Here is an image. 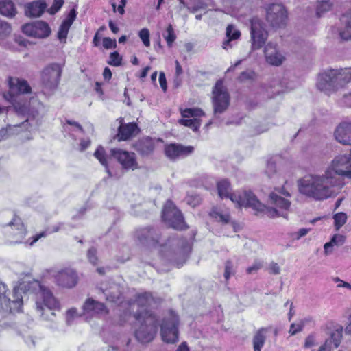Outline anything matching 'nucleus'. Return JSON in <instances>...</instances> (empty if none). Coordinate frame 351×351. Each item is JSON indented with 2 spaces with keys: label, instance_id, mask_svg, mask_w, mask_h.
Returning <instances> with one entry per match:
<instances>
[{
  "label": "nucleus",
  "instance_id": "nucleus-46",
  "mask_svg": "<svg viewBox=\"0 0 351 351\" xmlns=\"http://www.w3.org/2000/svg\"><path fill=\"white\" fill-rule=\"evenodd\" d=\"M11 32V25L8 22L0 19V38L8 36Z\"/></svg>",
  "mask_w": 351,
  "mask_h": 351
},
{
  "label": "nucleus",
  "instance_id": "nucleus-42",
  "mask_svg": "<svg viewBox=\"0 0 351 351\" xmlns=\"http://www.w3.org/2000/svg\"><path fill=\"white\" fill-rule=\"evenodd\" d=\"M184 118L198 117L204 115V112L200 108H186L181 112Z\"/></svg>",
  "mask_w": 351,
  "mask_h": 351
},
{
  "label": "nucleus",
  "instance_id": "nucleus-44",
  "mask_svg": "<svg viewBox=\"0 0 351 351\" xmlns=\"http://www.w3.org/2000/svg\"><path fill=\"white\" fill-rule=\"evenodd\" d=\"M333 219L336 230H339L346 222L347 215L344 213H338L334 215Z\"/></svg>",
  "mask_w": 351,
  "mask_h": 351
},
{
  "label": "nucleus",
  "instance_id": "nucleus-24",
  "mask_svg": "<svg viewBox=\"0 0 351 351\" xmlns=\"http://www.w3.org/2000/svg\"><path fill=\"white\" fill-rule=\"evenodd\" d=\"M218 194L221 198H229L232 202L237 204L239 206H243L241 205L237 201H234L233 196H243L245 193H252L251 191H243L238 193H230V182L226 180H223L217 183Z\"/></svg>",
  "mask_w": 351,
  "mask_h": 351
},
{
  "label": "nucleus",
  "instance_id": "nucleus-13",
  "mask_svg": "<svg viewBox=\"0 0 351 351\" xmlns=\"http://www.w3.org/2000/svg\"><path fill=\"white\" fill-rule=\"evenodd\" d=\"M287 18V11L282 4L272 3L266 8V20L274 27L285 25Z\"/></svg>",
  "mask_w": 351,
  "mask_h": 351
},
{
  "label": "nucleus",
  "instance_id": "nucleus-16",
  "mask_svg": "<svg viewBox=\"0 0 351 351\" xmlns=\"http://www.w3.org/2000/svg\"><path fill=\"white\" fill-rule=\"evenodd\" d=\"M160 234L158 230L150 228L137 229L135 232L136 239L143 245H154L159 242Z\"/></svg>",
  "mask_w": 351,
  "mask_h": 351
},
{
  "label": "nucleus",
  "instance_id": "nucleus-7",
  "mask_svg": "<svg viewBox=\"0 0 351 351\" xmlns=\"http://www.w3.org/2000/svg\"><path fill=\"white\" fill-rule=\"evenodd\" d=\"M326 169L335 178H341V176L351 178V151L337 155Z\"/></svg>",
  "mask_w": 351,
  "mask_h": 351
},
{
  "label": "nucleus",
  "instance_id": "nucleus-26",
  "mask_svg": "<svg viewBox=\"0 0 351 351\" xmlns=\"http://www.w3.org/2000/svg\"><path fill=\"white\" fill-rule=\"evenodd\" d=\"M77 12L72 9L67 17L63 21L58 32V38L60 42L65 43L69 30L76 18Z\"/></svg>",
  "mask_w": 351,
  "mask_h": 351
},
{
  "label": "nucleus",
  "instance_id": "nucleus-34",
  "mask_svg": "<svg viewBox=\"0 0 351 351\" xmlns=\"http://www.w3.org/2000/svg\"><path fill=\"white\" fill-rule=\"evenodd\" d=\"M0 14L8 18L14 17L16 14L14 3L11 0H1Z\"/></svg>",
  "mask_w": 351,
  "mask_h": 351
},
{
  "label": "nucleus",
  "instance_id": "nucleus-63",
  "mask_svg": "<svg viewBox=\"0 0 351 351\" xmlns=\"http://www.w3.org/2000/svg\"><path fill=\"white\" fill-rule=\"evenodd\" d=\"M159 83L162 90L165 92L167 90V84L165 75L163 72H160L159 74Z\"/></svg>",
  "mask_w": 351,
  "mask_h": 351
},
{
  "label": "nucleus",
  "instance_id": "nucleus-60",
  "mask_svg": "<svg viewBox=\"0 0 351 351\" xmlns=\"http://www.w3.org/2000/svg\"><path fill=\"white\" fill-rule=\"evenodd\" d=\"M269 272L272 274L278 275L280 273V267L278 263L272 262L268 267Z\"/></svg>",
  "mask_w": 351,
  "mask_h": 351
},
{
  "label": "nucleus",
  "instance_id": "nucleus-29",
  "mask_svg": "<svg viewBox=\"0 0 351 351\" xmlns=\"http://www.w3.org/2000/svg\"><path fill=\"white\" fill-rule=\"evenodd\" d=\"M121 121L122 119L120 120V122ZM138 132V128L136 123H130L123 124L121 123L118 130L117 138L119 141H127Z\"/></svg>",
  "mask_w": 351,
  "mask_h": 351
},
{
  "label": "nucleus",
  "instance_id": "nucleus-55",
  "mask_svg": "<svg viewBox=\"0 0 351 351\" xmlns=\"http://www.w3.org/2000/svg\"><path fill=\"white\" fill-rule=\"evenodd\" d=\"M34 22H33L31 23L25 24L24 25L22 26L21 29H22V32L25 34H26L29 36L34 37Z\"/></svg>",
  "mask_w": 351,
  "mask_h": 351
},
{
  "label": "nucleus",
  "instance_id": "nucleus-47",
  "mask_svg": "<svg viewBox=\"0 0 351 351\" xmlns=\"http://www.w3.org/2000/svg\"><path fill=\"white\" fill-rule=\"evenodd\" d=\"M109 60L108 64L114 66H119L121 64L122 58L117 51L112 52L110 54Z\"/></svg>",
  "mask_w": 351,
  "mask_h": 351
},
{
  "label": "nucleus",
  "instance_id": "nucleus-31",
  "mask_svg": "<svg viewBox=\"0 0 351 351\" xmlns=\"http://www.w3.org/2000/svg\"><path fill=\"white\" fill-rule=\"evenodd\" d=\"M271 330V326L265 328L263 327L256 332L252 341L254 351H261V348L263 347L265 344L267 338V335Z\"/></svg>",
  "mask_w": 351,
  "mask_h": 351
},
{
  "label": "nucleus",
  "instance_id": "nucleus-6",
  "mask_svg": "<svg viewBox=\"0 0 351 351\" xmlns=\"http://www.w3.org/2000/svg\"><path fill=\"white\" fill-rule=\"evenodd\" d=\"M62 69L57 63L50 64L41 72V84L43 91L53 92L58 86Z\"/></svg>",
  "mask_w": 351,
  "mask_h": 351
},
{
  "label": "nucleus",
  "instance_id": "nucleus-23",
  "mask_svg": "<svg viewBox=\"0 0 351 351\" xmlns=\"http://www.w3.org/2000/svg\"><path fill=\"white\" fill-rule=\"evenodd\" d=\"M8 83L10 90L14 94L18 93H29L31 92V87L28 82L18 77H9Z\"/></svg>",
  "mask_w": 351,
  "mask_h": 351
},
{
  "label": "nucleus",
  "instance_id": "nucleus-45",
  "mask_svg": "<svg viewBox=\"0 0 351 351\" xmlns=\"http://www.w3.org/2000/svg\"><path fill=\"white\" fill-rule=\"evenodd\" d=\"M99 291L101 293H103L106 300L110 302H115L118 299H119L121 293L119 291H110V290H103L102 289H99Z\"/></svg>",
  "mask_w": 351,
  "mask_h": 351
},
{
  "label": "nucleus",
  "instance_id": "nucleus-43",
  "mask_svg": "<svg viewBox=\"0 0 351 351\" xmlns=\"http://www.w3.org/2000/svg\"><path fill=\"white\" fill-rule=\"evenodd\" d=\"M179 123L184 126L191 128L194 131H197L201 125L200 120L197 118L193 119H180Z\"/></svg>",
  "mask_w": 351,
  "mask_h": 351
},
{
  "label": "nucleus",
  "instance_id": "nucleus-38",
  "mask_svg": "<svg viewBox=\"0 0 351 351\" xmlns=\"http://www.w3.org/2000/svg\"><path fill=\"white\" fill-rule=\"evenodd\" d=\"M210 215L216 221L221 222L222 223H228L230 221V217L227 211H222L217 208L212 209Z\"/></svg>",
  "mask_w": 351,
  "mask_h": 351
},
{
  "label": "nucleus",
  "instance_id": "nucleus-19",
  "mask_svg": "<svg viewBox=\"0 0 351 351\" xmlns=\"http://www.w3.org/2000/svg\"><path fill=\"white\" fill-rule=\"evenodd\" d=\"M334 137L340 144L351 146V123L339 124L334 131Z\"/></svg>",
  "mask_w": 351,
  "mask_h": 351
},
{
  "label": "nucleus",
  "instance_id": "nucleus-30",
  "mask_svg": "<svg viewBox=\"0 0 351 351\" xmlns=\"http://www.w3.org/2000/svg\"><path fill=\"white\" fill-rule=\"evenodd\" d=\"M47 8L45 0H37L28 3L25 6V14L32 17H39Z\"/></svg>",
  "mask_w": 351,
  "mask_h": 351
},
{
  "label": "nucleus",
  "instance_id": "nucleus-8",
  "mask_svg": "<svg viewBox=\"0 0 351 351\" xmlns=\"http://www.w3.org/2000/svg\"><path fill=\"white\" fill-rule=\"evenodd\" d=\"M212 93L214 116L217 117L228 109L230 105V95L221 80L216 82Z\"/></svg>",
  "mask_w": 351,
  "mask_h": 351
},
{
  "label": "nucleus",
  "instance_id": "nucleus-39",
  "mask_svg": "<svg viewBox=\"0 0 351 351\" xmlns=\"http://www.w3.org/2000/svg\"><path fill=\"white\" fill-rule=\"evenodd\" d=\"M94 156L99 160L101 164L106 167L108 176L112 177L113 175L107 165L104 149L101 146L98 147L94 153Z\"/></svg>",
  "mask_w": 351,
  "mask_h": 351
},
{
  "label": "nucleus",
  "instance_id": "nucleus-57",
  "mask_svg": "<svg viewBox=\"0 0 351 351\" xmlns=\"http://www.w3.org/2000/svg\"><path fill=\"white\" fill-rule=\"evenodd\" d=\"M87 256L89 261L93 265L97 264V250L94 247H91L88 250L87 253Z\"/></svg>",
  "mask_w": 351,
  "mask_h": 351
},
{
  "label": "nucleus",
  "instance_id": "nucleus-1",
  "mask_svg": "<svg viewBox=\"0 0 351 351\" xmlns=\"http://www.w3.org/2000/svg\"><path fill=\"white\" fill-rule=\"evenodd\" d=\"M343 185L342 178H335L327 169L322 174H308L298 180L299 191L315 200L336 195Z\"/></svg>",
  "mask_w": 351,
  "mask_h": 351
},
{
  "label": "nucleus",
  "instance_id": "nucleus-2",
  "mask_svg": "<svg viewBox=\"0 0 351 351\" xmlns=\"http://www.w3.org/2000/svg\"><path fill=\"white\" fill-rule=\"evenodd\" d=\"M350 81L351 68L329 69L318 75L316 86L319 90L330 95Z\"/></svg>",
  "mask_w": 351,
  "mask_h": 351
},
{
  "label": "nucleus",
  "instance_id": "nucleus-12",
  "mask_svg": "<svg viewBox=\"0 0 351 351\" xmlns=\"http://www.w3.org/2000/svg\"><path fill=\"white\" fill-rule=\"evenodd\" d=\"M40 291L38 293V299L36 300V308L40 312V315L44 314L45 306L49 310H59L60 304L56 298L53 295L51 291L43 285H40Z\"/></svg>",
  "mask_w": 351,
  "mask_h": 351
},
{
  "label": "nucleus",
  "instance_id": "nucleus-9",
  "mask_svg": "<svg viewBox=\"0 0 351 351\" xmlns=\"http://www.w3.org/2000/svg\"><path fill=\"white\" fill-rule=\"evenodd\" d=\"M162 217L163 221L173 229L182 230L186 228L182 214L170 200H168L164 206Z\"/></svg>",
  "mask_w": 351,
  "mask_h": 351
},
{
  "label": "nucleus",
  "instance_id": "nucleus-33",
  "mask_svg": "<svg viewBox=\"0 0 351 351\" xmlns=\"http://www.w3.org/2000/svg\"><path fill=\"white\" fill-rule=\"evenodd\" d=\"M34 37L43 38L49 36L51 29L46 22L42 21H36L34 22Z\"/></svg>",
  "mask_w": 351,
  "mask_h": 351
},
{
  "label": "nucleus",
  "instance_id": "nucleus-35",
  "mask_svg": "<svg viewBox=\"0 0 351 351\" xmlns=\"http://www.w3.org/2000/svg\"><path fill=\"white\" fill-rule=\"evenodd\" d=\"M152 301V295L148 293H144L136 295V300L134 302L130 303V306H134L136 304L139 308H143L142 310H138L136 312H141L147 310V307L150 304Z\"/></svg>",
  "mask_w": 351,
  "mask_h": 351
},
{
  "label": "nucleus",
  "instance_id": "nucleus-32",
  "mask_svg": "<svg viewBox=\"0 0 351 351\" xmlns=\"http://www.w3.org/2000/svg\"><path fill=\"white\" fill-rule=\"evenodd\" d=\"M84 310L87 313L97 314L107 313L106 307L103 303L95 301L92 298H89L86 301L84 304Z\"/></svg>",
  "mask_w": 351,
  "mask_h": 351
},
{
  "label": "nucleus",
  "instance_id": "nucleus-28",
  "mask_svg": "<svg viewBox=\"0 0 351 351\" xmlns=\"http://www.w3.org/2000/svg\"><path fill=\"white\" fill-rule=\"evenodd\" d=\"M226 38L222 43V47L223 49L228 50L233 47L232 42L240 38L241 32L235 25L230 24L226 27Z\"/></svg>",
  "mask_w": 351,
  "mask_h": 351
},
{
  "label": "nucleus",
  "instance_id": "nucleus-4",
  "mask_svg": "<svg viewBox=\"0 0 351 351\" xmlns=\"http://www.w3.org/2000/svg\"><path fill=\"white\" fill-rule=\"evenodd\" d=\"M234 201L245 207H251L258 212H263L271 218L282 217H287V213L280 211L275 208L267 207L263 204L253 193H245L243 196H233Z\"/></svg>",
  "mask_w": 351,
  "mask_h": 351
},
{
  "label": "nucleus",
  "instance_id": "nucleus-14",
  "mask_svg": "<svg viewBox=\"0 0 351 351\" xmlns=\"http://www.w3.org/2000/svg\"><path fill=\"white\" fill-rule=\"evenodd\" d=\"M250 33L252 48L254 49L261 48L267 38V32L259 19L253 18L251 20Z\"/></svg>",
  "mask_w": 351,
  "mask_h": 351
},
{
  "label": "nucleus",
  "instance_id": "nucleus-27",
  "mask_svg": "<svg viewBox=\"0 0 351 351\" xmlns=\"http://www.w3.org/2000/svg\"><path fill=\"white\" fill-rule=\"evenodd\" d=\"M351 17V8L344 12L341 18V24L343 26L339 29V36L345 41L351 40V22L349 20Z\"/></svg>",
  "mask_w": 351,
  "mask_h": 351
},
{
  "label": "nucleus",
  "instance_id": "nucleus-15",
  "mask_svg": "<svg viewBox=\"0 0 351 351\" xmlns=\"http://www.w3.org/2000/svg\"><path fill=\"white\" fill-rule=\"evenodd\" d=\"M56 282L64 288H73L78 280L77 272L72 268H65L59 271L55 276Z\"/></svg>",
  "mask_w": 351,
  "mask_h": 351
},
{
  "label": "nucleus",
  "instance_id": "nucleus-58",
  "mask_svg": "<svg viewBox=\"0 0 351 351\" xmlns=\"http://www.w3.org/2000/svg\"><path fill=\"white\" fill-rule=\"evenodd\" d=\"M188 204L195 207L199 204L201 199L199 196H188L186 199Z\"/></svg>",
  "mask_w": 351,
  "mask_h": 351
},
{
  "label": "nucleus",
  "instance_id": "nucleus-50",
  "mask_svg": "<svg viewBox=\"0 0 351 351\" xmlns=\"http://www.w3.org/2000/svg\"><path fill=\"white\" fill-rule=\"evenodd\" d=\"M139 37L142 40L143 44L146 47H149L150 45L149 42V32L148 29L143 28L139 32Z\"/></svg>",
  "mask_w": 351,
  "mask_h": 351
},
{
  "label": "nucleus",
  "instance_id": "nucleus-3",
  "mask_svg": "<svg viewBox=\"0 0 351 351\" xmlns=\"http://www.w3.org/2000/svg\"><path fill=\"white\" fill-rule=\"evenodd\" d=\"M134 317L139 324L135 330L136 339L142 343L152 341L157 332L158 319L156 315L151 311L145 310L134 313Z\"/></svg>",
  "mask_w": 351,
  "mask_h": 351
},
{
  "label": "nucleus",
  "instance_id": "nucleus-40",
  "mask_svg": "<svg viewBox=\"0 0 351 351\" xmlns=\"http://www.w3.org/2000/svg\"><path fill=\"white\" fill-rule=\"evenodd\" d=\"M162 36L165 39L168 47H172L173 43L176 39V35L174 32V29L173 28L172 25L169 24L167 26L166 31L162 34Z\"/></svg>",
  "mask_w": 351,
  "mask_h": 351
},
{
  "label": "nucleus",
  "instance_id": "nucleus-51",
  "mask_svg": "<svg viewBox=\"0 0 351 351\" xmlns=\"http://www.w3.org/2000/svg\"><path fill=\"white\" fill-rule=\"evenodd\" d=\"M311 230V228H301L298 231L291 233V237L293 239L299 240L302 237L306 236Z\"/></svg>",
  "mask_w": 351,
  "mask_h": 351
},
{
  "label": "nucleus",
  "instance_id": "nucleus-54",
  "mask_svg": "<svg viewBox=\"0 0 351 351\" xmlns=\"http://www.w3.org/2000/svg\"><path fill=\"white\" fill-rule=\"evenodd\" d=\"M255 77V73L252 71H245L242 72L238 79L240 82H245L248 80H253Z\"/></svg>",
  "mask_w": 351,
  "mask_h": 351
},
{
  "label": "nucleus",
  "instance_id": "nucleus-11",
  "mask_svg": "<svg viewBox=\"0 0 351 351\" xmlns=\"http://www.w3.org/2000/svg\"><path fill=\"white\" fill-rule=\"evenodd\" d=\"M110 156L121 165L123 170L125 171H134L139 168L136 160V154L119 148L111 149Z\"/></svg>",
  "mask_w": 351,
  "mask_h": 351
},
{
  "label": "nucleus",
  "instance_id": "nucleus-22",
  "mask_svg": "<svg viewBox=\"0 0 351 351\" xmlns=\"http://www.w3.org/2000/svg\"><path fill=\"white\" fill-rule=\"evenodd\" d=\"M30 128V123L28 119L14 125H8L5 128L0 129V141L6 138L8 136L18 134L22 131L28 130Z\"/></svg>",
  "mask_w": 351,
  "mask_h": 351
},
{
  "label": "nucleus",
  "instance_id": "nucleus-48",
  "mask_svg": "<svg viewBox=\"0 0 351 351\" xmlns=\"http://www.w3.org/2000/svg\"><path fill=\"white\" fill-rule=\"evenodd\" d=\"M263 267V262L261 261L256 260L253 264L246 269V273L247 274H254L258 272Z\"/></svg>",
  "mask_w": 351,
  "mask_h": 351
},
{
  "label": "nucleus",
  "instance_id": "nucleus-21",
  "mask_svg": "<svg viewBox=\"0 0 351 351\" xmlns=\"http://www.w3.org/2000/svg\"><path fill=\"white\" fill-rule=\"evenodd\" d=\"M265 56L266 61L274 66H280L285 60V56L279 51L276 45L271 43L265 47Z\"/></svg>",
  "mask_w": 351,
  "mask_h": 351
},
{
  "label": "nucleus",
  "instance_id": "nucleus-10",
  "mask_svg": "<svg viewBox=\"0 0 351 351\" xmlns=\"http://www.w3.org/2000/svg\"><path fill=\"white\" fill-rule=\"evenodd\" d=\"M6 287L5 284L0 282V310L5 311H20L23 306V296L21 291L18 287H14L12 293V298H8L5 295Z\"/></svg>",
  "mask_w": 351,
  "mask_h": 351
},
{
  "label": "nucleus",
  "instance_id": "nucleus-62",
  "mask_svg": "<svg viewBox=\"0 0 351 351\" xmlns=\"http://www.w3.org/2000/svg\"><path fill=\"white\" fill-rule=\"evenodd\" d=\"M77 311L75 308H71L66 312V322L71 324L73 319L76 317Z\"/></svg>",
  "mask_w": 351,
  "mask_h": 351
},
{
  "label": "nucleus",
  "instance_id": "nucleus-41",
  "mask_svg": "<svg viewBox=\"0 0 351 351\" xmlns=\"http://www.w3.org/2000/svg\"><path fill=\"white\" fill-rule=\"evenodd\" d=\"M332 4L329 0H322L317 2L316 8V15L317 17L322 16L325 12L329 11Z\"/></svg>",
  "mask_w": 351,
  "mask_h": 351
},
{
  "label": "nucleus",
  "instance_id": "nucleus-52",
  "mask_svg": "<svg viewBox=\"0 0 351 351\" xmlns=\"http://www.w3.org/2000/svg\"><path fill=\"white\" fill-rule=\"evenodd\" d=\"M63 4L64 0H53V5L47 11L49 14H54L61 8Z\"/></svg>",
  "mask_w": 351,
  "mask_h": 351
},
{
  "label": "nucleus",
  "instance_id": "nucleus-36",
  "mask_svg": "<svg viewBox=\"0 0 351 351\" xmlns=\"http://www.w3.org/2000/svg\"><path fill=\"white\" fill-rule=\"evenodd\" d=\"M343 333V327L341 326H337L330 333V337L326 340H329V347L331 349L337 348L341 343Z\"/></svg>",
  "mask_w": 351,
  "mask_h": 351
},
{
  "label": "nucleus",
  "instance_id": "nucleus-20",
  "mask_svg": "<svg viewBox=\"0 0 351 351\" xmlns=\"http://www.w3.org/2000/svg\"><path fill=\"white\" fill-rule=\"evenodd\" d=\"M133 148L142 157H148L154 151L155 143L152 138L145 137L138 140L134 144Z\"/></svg>",
  "mask_w": 351,
  "mask_h": 351
},
{
  "label": "nucleus",
  "instance_id": "nucleus-18",
  "mask_svg": "<svg viewBox=\"0 0 351 351\" xmlns=\"http://www.w3.org/2000/svg\"><path fill=\"white\" fill-rule=\"evenodd\" d=\"M5 226L10 227L12 230L10 234L13 238V242L15 243H21L26 235V229L21 218L14 216Z\"/></svg>",
  "mask_w": 351,
  "mask_h": 351
},
{
  "label": "nucleus",
  "instance_id": "nucleus-25",
  "mask_svg": "<svg viewBox=\"0 0 351 351\" xmlns=\"http://www.w3.org/2000/svg\"><path fill=\"white\" fill-rule=\"evenodd\" d=\"M179 247L175 252L176 256H178L174 261L178 267L183 265L186 261L191 252V245L190 243L186 239L181 240L178 243Z\"/></svg>",
  "mask_w": 351,
  "mask_h": 351
},
{
  "label": "nucleus",
  "instance_id": "nucleus-5",
  "mask_svg": "<svg viewBox=\"0 0 351 351\" xmlns=\"http://www.w3.org/2000/svg\"><path fill=\"white\" fill-rule=\"evenodd\" d=\"M179 318L172 311L165 317L160 325V335L163 341L167 343H176L178 341Z\"/></svg>",
  "mask_w": 351,
  "mask_h": 351
},
{
  "label": "nucleus",
  "instance_id": "nucleus-61",
  "mask_svg": "<svg viewBox=\"0 0 351 351\" xmlns=\"http://www.w3.org/2000/svg\"><path fill=\"white\" fill-rule=\"evenodd\" d=\"M302 327H303V325L300 324H291L289 333L291 335H294L297 332L301 331L302 329Z\"/></svg>",
  "mask_w": 351,
  "mask_h": 351
},
{
  "label": "nucleus",
  "instance_id": "nucleus-53",
  "mask_svg": "<svg viewBox=\"0 0 351 351\" xmlns=\"http://www.w3.org/2000/svg\"><path fill=\"white\" fill-rule=\"evenodd\" d=\"M276 172V165L274 162L268 161L265 168V173L268 177L271 178Z\"/></svg>",
  "mask_w": 351,
  "mask_h": 351
},
{
  "label": "nucleus",
  "instance_id": "nucleus-37",
  "mask_svg": "<svg viewBox=\"0 0 351 351\" xmlns=\"http://www.w3.org/2000/svg\"><path fill=\"white\" fill-rule=\"evenodd\" d=\"M269 199L271 203L275 204L277 207L282 209V211H284V213H287L290 207L291 202L284 197L279 196L276 193H271L269 195Z\"/></svg>",
  "mask_w": 351,
  "mask_h": 351
},
{
  "label": "nucleus",
  "instance_id": "nucleus-17",
  "mask_svg": "<svg viewBox=\"0 0 351 351\" xmlns=\"http://www.w3.org/2000/svg\"><path fill=\"white\" fill-rule=\"evenodd\" d=\"M194 151L193 146H184L180 144H170L165 146V155L171 160L186 157Z\"/></svg>",
  "mask_w": 351,
  "mask_h": 351
},
{
  "label": "nucleus",
  "instance_id": "nucleus-64",
  "mask_svg": "<svg viewBox=\"0 0 351 351\" xmlns=\"http://www.w3.org/2000/svg\"><path fill=\"white\" fill-rule=\"evenodd\" d=\"M66 226V225L64 223H58L57 225H55L51 228L50 232H57L61 230H66L67 228Z\"/></svg>",
  "mask_w": 351,
  "mask_h": 351
},
{
  "label": "nucleus",
  "instance_id": "nucleus-56",
  "mask_svg": "<svg viewBox=\"0 0 351 351\" xmlns=\"http://www.w3.org/2000/svg\"><path fill=\"white\" fill-rule=\"evenodd\" d=\"M103 46L105 49H114L117 47V43L115 39H112L109 37L103 38Z\"/></svg>",
  "mask_w": 351,
  "mask_h": 351
},
{
  "label": "nucleus",
  "instance_id": "nucleus-49",
  "mask_svg": "<svg viewBox=\"0 0 351 351\" xmlns=\"http://www.w3.org/2000/svg\"><path fill=\"white\" fill-rule=\"evenodd\" d=\"M234 274V271L233 269V264L231 261L228 260L225 263V271H224V278L226 281H228L231 275Z\"/></svg>",
  "mask_w": 351,
  "mask_h": 351
},
{
  "label": "nucleus",
  "instance_id": "nucleus-59",
  "mask_svg": "<svg viewBox=\"0 0 351 351\" xmlns=\"http://www.w3.org/2000/svg\"><path fill=\"white\" fill-rule=\"evenodd\" d=\"M334 245H341L345 242V237L341 234H335L331 239Z\"/></svg>",
  "mask_w": 351,
  "mask_h": 351
}]
</instances>
